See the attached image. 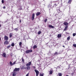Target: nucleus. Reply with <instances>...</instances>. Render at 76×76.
I'll return each mask as SVG.
<instances>
[{"label":"nucleus","mask_w":76,"mask_h":76,"mask_svg":"<svg viewBox=\"0 0 76 76\" xmlns=\"http://www.w3.org/2000/svg\"><path fill=\"white\" fill-rule=\"evenodd\" d=\"M22 43H21V42H20L19 43V46H20V47L21 46V45L22 44Z\"/></svg>","instance_id":"obj_34"},{"label":"nucleus","mask_w":76,"mask_h":76,"mask_svg":"<svg viewBox=\"0 0 76 76\" xmlns=\"http://www.w3.org/2000/svg\"><path fill=\"white\" fill-rule=\"evenodd\" d=\"M72 0H69L68 1V3L69 4H71V3H72Z\"/></svg>","instance_id":"obj_13"},{"label":"nucleus","mask_w":76,"mask_h":76,"mask_svg":"<svg viewBox=\"0 0 76 76\" xmlns=\"http://www.w3.org/2000/svg\"><path fill=\"white\" fill-rule=\"evenodd\" d=\"M14 30H15V31H16L17 32V31H18V30H19V29H18V28H16L14 29Z\"/></svg>","instance_id":"obj_19"},{"label":"nucleus","mask_w":76,"mask_h":76,"mask_svg":"<svg viewBox=\"0 0 76 76\" xmlns=\"http://www.w3.org/2000/svg\"><path fill=\"white\" fill-rule=\"evenodd\" d=\"M64 25L65 26H67L69 25V23L67 22H64L63 23Z\"/></svg>","instance_id":"obj_10"},{"label":"nucleus","mask_w":76,"mask_h":76,"mask_svg":"<svg viewBox=\"0 0 76 76\" xmlns=\"http://www.w3.org/2000/svg\"><path fill=\"white\" fill-rule=\"evenodd\" d=\"M76 36V34H75V33H73V37H75V36Z\"/></svg>","instance_id":"obj_35"},{"label":"nucleus","mask_w":76,"mask_h":76,"mask_svg":"<svg viewBox=\"0 0 76 76\" xmlns=\"http://www.w3.org/2000/svg\"><path fill=\"white\" fill-rule=\"evenodd\" d=\"M58 14H60V13H61L62 12L60 10V9H57V10Z\"/></svg>","instance_id":"obj_6"},{"label":"nucleus","mask_w":76,"mask_h":76,"mask_svg":"<svg viewBox=\"0 0 76 76\" xmlns=\"http://www.w3.org/2000/svg\"><path fill=\"white\" fill-rule=\"evenodd\" d=\"M4 39L6 41H7L9 40V37L6 36H5L4 37Z\"/></svg>","instance_id":"obj_5"},{"label":"nucleus","mask_w":76,"mask_h":76,"mask_svg":"<svg viewBox=\"0 0 76 76\" xmlns=\"http://www.w3.org/2000/svg\"><path fill=\"white\" fill-rule=\"evenodd\" d=\"M62 47H64V48L65 47V46H64V45L62 46Z\"/></svg>","instance_id":"obj_44"},{"label":"nucleus","mask_w":76,"mask_h":76,"mask_svg":"<svg viewBox=\"0 0 76 76\" xmlns=\"http://www.w3.org/2000/svg\"><path fill=\"white\" fill-rule=\"evenodd\" d=\"M47 19H46L45 20L44 22L45 23H46V22H47Z\"/></svg>","instance_id":"obj_33"},{"label":"nucleus","mask_w":76,"mask_h":76,"mask_svg":"<svg viewBox=\"0 0 76 76\" xmlns=\"http://www.w3.org/2000/svg\"><path fill=\"white\" fill-rule=\"evenodd\" d=\"M73 46H74V47H76V44H74L73 45Z\"/></svg>","instance_id":"obj_36"},{"label":"nucleus","mask_w":76,"mask_h":76,"mask_svg":"<svg viewBox=\"0 0 76 76\" xmlns=\"http://www.w3.org/2000/svg\"><path fill=\"white\" fill-rule=\"evenodd\" d=\"M16 75V72L14 71L13 72V76H15Z\"/></svg>","instance_id":"obj_11"},{"label":"nucleus","mask_w":76,"mask_h":76,"mask_svg":"<svg viewBox=\"0 0 76 76\" xmlns=\"http://www.w3.org/2000/svg\"><path fill=\"white\" fill-rule=\"evenodd\" d=\"M3 9H6V7H3Z\"/></svg>","instance_id":"obj_42"},{"label":"nucleus","mask_w":76,"mask_h":76,"mask_svg":"<svg viewBox=\"0 0 76 76\" xmlns=\"http://www.w3.org/2000/svg\"><path fill=\"white\" fill-rule=\"evenodd\" d=\"M1 41V38L0 37V41Z\"/></svg>","instance_id":"obj_45"},{"label":"nucleus","mask_w":76,"mask_h":76,"mask_svg":"<svg viewBox=\"0 0 76 76\" xmlns=\"http://www.w3.org/2000/svg\"><path fill=\"white\" fill-rule=\"evenodd\" d=\"M58 38H60V37H61V34H58Z\"/></svg>","instance_id":"obj_16"},{"label":"nucleus","mask_w":76,"mask_h":76,"mask_svg":"<svg viewBox=\"0 0 76 76\" xmlns=\"http://www.w3.org/2000/svg\"><path fill=\"white\" fill-rule=\"evenodd\" d=\"M33 67L34 69H35V68H36V67H35V66H33Z\"/></svg>","instance_id":"obj_43"},{"label":"nucleus","mask_w":76,"mask_h":76,"mask_svg":"<svg viewBox=\"0 0 76 76\" xmlns=\"http://www.w3.org/2000/svg\"><path fill=\"white\" fill-rule=\"evenodd\" d=\"M21 22H22V20H20L19 21V22H20V23H21Z\"/></svg>","instance_id":"obj_41"},{"label":"nucleus","mask_w":76,"mask_h":76,"mask_svg":"<svg viewBox=\"0 0 76 76\" xmlns=\"http://www.w3.org/2000/svg\"><path fill=\"white\" fill-rule=\"evenodd\" d=\"M6 53H3L2 54L3 57H4L5 58H6Z\"/></svg>","instance_id":"obj_12"},{"label":"nucleus","mask_w":76,"mask_h":76,"mask_svg":"<svg viewBox=\"0 0 76 76\" xmlns=\"http://www.w3.org/2000/svg\"><path fill=\"white\" fill-rule=\"evenodd\" d=\"M4 43L6 44H9V43H8V41L7 40H6Z\"/></svg>","instance_id":"obj_18"},{"label":"nucleus","mask_w":76,"mask_h":76,"mask_svg":"<svg viewBox=\"0 0 76 76\" xmlns=\"http://www.w3.org/2000/svg\"><path fill=\"white\" fill-rule=\"evenodd\" d=\"M59 1L58 0V1H55L54 3H55L53 5V7H56V6L58 5V4H59V2H58Z\"/></svg>","instance_id":"obj_2"},{"label":"nucleus","mask_w":76,"mask_h":76,"mask_svg":"<svg viewBox=\"0 0 76 76\" xmlns=\"http://www.w3.org/2000/svg\"><path fill=\"white\" fill-rule=\"evenodd\" d=\"M50 3H51V4H52V2H50Z\"/></svg>","instance_id":"obj_46"},{"label":"nucleus","mask_w":76,"mask_h":76,"mask_svg":"<svg viewBox=\"0 0 76 76\" xmlns=\"http://www.w3.org/2000/svg\"><path fill=\"white\" fill-rule=\"evenodd\" d=\"M16 64V62H14L12 64L13 65H14V64Z\"/></svg>","instance_id":"obj_38"},{"label":"nucleus","mask_w":76,"mask_h":76,"mask_svg":"<svg viewBox=\"0 0 76 76\" xmlns=\"http://www.w3.org/2000/svg\"><path fill=\"white\" fill-rule=\"evenodd\" d=\"M31 61L29 62H28V64H26V66H27V67H26V69L27 70H29L31 69V67L29 66H31Z\"/></svg>","instance_id":"obj_1"},{"label":"nucleus","mask_w":76,"mask_h":76,"mask_svg":"<svg viewBox=\"0 0 76 76\" xmlns=\"http://www.w3.org/2000/svg\"><path fill=\"white\" fill-rule=\"evenodd\" d=\"M66 76H69V75H66Z\"/></svg>","instance_id":"obj_48"},{"label":"nucleus","mask_w":76,"mask_h":76,"mask_svg":"<svg viewBox=\"0 0 76 76\" xmlns=\"http://www.w3.org/2000/svg\"><path fill=\"white\" fill-rule=\"evenodd\" d=\"M34 18H35V14L33 13L32 14L31 16V19L32 20H34Z\"/></svg>","instance_id":"obj_4"},{"label":"nucleus","mask_w":76,"mask_h":76,"mask_svg":"<svg viewBox=\"0 0 76 76\" xmlns=\"http://www.w3.org/2000/svg\"><path fill=\"white\" fill-rule=\"evenodd\" d=\"M12 34H11V33L10 34V38H11L12 37Z\"/></svg>","instance_id":"obj_25"},{"label":"nucleus","mask_w":76,"mask_h":76,"mask_svg":"<svg viewBox=\"0 0 76 76\" xmlns=\"http://www.w3.org/2000/svg\"><path fill=\"white\" fill-rule=\"evenodd\" d=\"M0 27H1V24H0Z\"/></svg>","instance_id":"obj_47"},{"label":"nucleus","mask_w":76,"mask_h":76,"mask_svg":"<svg viewBox=\"0 0 76 76\" xmlns=\"http://www.w3.org/2000/svg\"><path fill=\"white\" fill-rule=\"evenodd\" d=\"M44 73H43L42 74H40V76H44Z\"/></svg>","instance_id":"obj_30"},{"label":"nucleus","mask_w":76,"mask_h":76,"mask_svg":"<svg viewBox=\"0 0 76 76\" xmlns=\"http://www.w3.org/2000/svg\"><path fill=\"white\" fill-rule=\"evenodd\" d=\"M10 65H11V66H13V64L12 63V62L10 61Z\"/></svg>","instance_id":"obj_28"},{"label":"nucleus","mask_w":76,"mask_h":76,"mask_svg":"<svg viewBox=\"0 0 76 76\" xmlns=\"http://www.w3.org/2000/svg\"><path fill=\"white\" fill-rule=\"evenodd\" d=\"M37 48V45H34V46L33 47V49H35V48Z\"/></svg>","instance_id":"obj_20"},{"label":"nucleus","mask_w":76,"mask_h":76,"mask_svg":"<svg viewBox=\"0 0 76 76\" xmlns=\"http://www.w3.org/2000/svg\"><path fill=\"white\" fill-rule=\"evenodd\" d=\"M11 46H12V47H14V46H15V44L14 43H12L11 44Z\"/></svg>","instance_id":"obj_21"},{"label":"nucleus","mask_w":76,"mask_h":76,"mask_svg":"<svg viewBox=\"0 0 76 76\" xmlns=\"http://www.w3.org/2000/svg\"><path fill=\"white\" fill-rule=\"evenodd\" d=\"M48 27L49 28H54V26H53L51 25H49Z\"/></svg>","instance_id":"obj_15"},{"label":"nucleus","mask_w":76,"mask_h":76,"mask_svg":"<svg viewBox=\"0 0 76 76\" xmlns=\"http://www.w3.org/2000/svg\"><path fill=\"white\" fill-rule=\"evenodd\" d=\"M26 76H29V73L27 74V75H26Z\"/></svg>","instance_id":"obj_40"},{"label":"nucleus","mask_w":76,"mask_h":76,"mask_svg":"<svg viewBox=\"0 0 76 76\" xmlns=\"http://www.w3.org/2000/svg\"><path fill=\"white\" fill-rule=\"evenodd\" d=\"M41 31H39L38 32V35H39V34H41Z\"/></svg>","instance_id":"obj_31"},{"label":"nucleus","mask_w":76,"mask_h":76,"mask_svg":"<svg viewBox=\"0 0 76 76\" xmlns=\"http://www.w3.org/2000/svg\"><path fill=\"white\" fill-rule=\"evenodd\" d=\"M18 10H22V8L21 7H20V8H18Z\"/></svg>","instance_id":"obj_32"},{"label":"nucleus","mask_w":76,"mask_h":76,"mask_svg":"<svg viewBox=\"0 0 76 76\" xmlns=\"http://www.w3.org/2000/svg\"><path fill=\"white\" fill-rule=\"evenodd\" d=\"M22 69H26V66L25 65H23L22 66L21 68Z\"/></svg>","instance_id":"obj_8"},{"label":"nucleus","mask_w":76,"mask_h":76,"mask_svg":"<svg viewBox=\"0 0 76 76\" xmlns=\"http://www.w3.org/2000/svg\"><path fill=\"white\" fill-rule=\"evenodd\" d=\"M1 2L2 3H4V0H2Z\"/></svg>","instance_id":"obj_37"},{"label":"nucleus","mask_w":76,"mask_h":76,"mask_svg":"<svg viewBox=\"0 0 76 76\" xmlns=\"http://www.w3.org/2000/svg\"><path fill=\"white\" fill-rule=\"evenodd\" d=\"M20 69H19V68H15L14 70V72H15V71H18V72H19V71Z\"/></svg>","instance_id":"obj_7"},{"label":"nucleus","mask_w":76,"mask_h":76,"mask_svg":"<svg viewBox=\"0 0 76 76\" xmlns=\"http://www.w3.org/2000/svg\"><path fill=\"white\" fill-rule=\"evenodd\" d=\"M54 55H58V53L56 52L54 53Z\"/></svg>","instance_id":"obj_29"},{"label":"nucleus","mask_w":76,"mask_h":76,"mask_svg":"<svg viewBox=\"0 0 76 76\" xmlns=\"http://www.w3.org/2000/svg\"><path fill=\"white\" fill-rule=\"evenodd\" d=\"M53 70H50L49 71V75H52L53 74Z\"/></svg>","instance_id":"obj_14"},{"label":"nucleus","mask_w":76,"mask_h":76,"mask_svg":"<svg viewBox=\"0 0 76 76\" xmlns=\"http://www.w3.org/2000/svg\"><path fill=\"white\" fill-rule=\"evenodd\" d=\"M28 51L29 53H32V50H28Z\"/></svg>","instance_id":"obj_24"},{"label":"nucleus","mask_w":76,"mask_h":76,"mask_svg":"<svg viewBox=\"0 0 76 76\" xmlns=\"http://www.w3.org/2000/svg\"><path fill=\"white\" fill-rule=\"evenodd\" d=\"M67 28H68V26H65V28L64 30V31H66L67 29Z\"/></svg>","instance_id":"obj_9"},{"label":"nucleus","mask_w":76,"mask_h":76,"mask_svg":"<svg viewBox=\"0 0 76 76\" xmlns=\"http://www.w3.org/2000/svg\"><path fill=\"white\" fill-rule=\"evenodd\" d=\"M10 47H11V45H10L7 46V48H10Z\"/></svg>","instance_id":"obj_26"},{"label":"nucleus","mask_w":76,"mask_h":76,"mask_svg":"<svg viewBox=\"0 0 76 76\" xmlns=\"http://www.w3.org/2000/svg\"><path fill=\"white\" fill-rule=\"evenodd\" d=\"M22 61L23 62H24V59H23V58H22Z\"/></svg>","instance_id":"obj_39"},{"label":"nucleus","mask_w":76,"mask_h":76,"mask_svg":"<svg viewBox=\"0 0 76 76\" xmlns=\"http://www.w3.org/2000/svg\"><path fill=\"white\" fill-rule=\"evenodd\" d=\"M70 36L68 37L67 38V40H68V41H69V40H70Z\"/></svg>","instance_id":"obj_22"},{"label":"nucleus","mask_w":76,"mask_h":76,"mask_svg":"<svg viewBox=\"0 0 76 76\" xmlns=\"http://www.w3.org/2000/svg\"><path fill=\"white\" fill-rule=\"evenodd\" d=\"M26 54H28V53H29L28 50H26Z\"/></svg>","instance_id":"obj_27"},{"label":"nucleus","mask_w":76,"mask_h":76,"mask_svg":"<svg viewBox=\"0 0 76 76\" xmlns=\"http://www.w3.org/2000/svg\"><path fill=\"white\" fill-rule=\"evenodd\" d=\"M58 75L59 76H62V74H61V73H59L58 74Z\"/></svg>","instance_id":"obj_23"},{"label":"nucleus","mask_w":76,"mask_h":76,"mask_svg":"<svg viewBox=\"0 0 76 76\" xmlns=\"http://www.w3.org/2000/svg\"><path fill=\"white\" fill-rule=\"evenodd\" d=\"M41 14V13L39 12H38L36 13V16H39V15Z\"/></svg>","instance_id":"obj_17"},{"label":"nucleus","mask_w":76,"mask_h":76,"mask_svg":"<svg viewBox=\"0 0 76 76\" xmlns=\"http://www.w3.org/2000/svg\"><path fill=\"white\" fill-rule=\"evenodd\" d=\"M34 71L36 72V76H38V75L39 74V71L37 69H35Z\"/></svg>","instance_id":"obj_3"}]
</instances>
